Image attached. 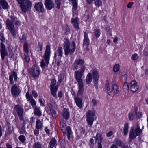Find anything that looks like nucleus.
Segmentation results:
<instances>
[{"label": "nucleus", "mask_w": 148, "mask_h": 148, "mask_svg": "<svg viewBox=\"0 0 148 148\" xmlns=\"http://www.w3.org/2000/svg\"><path fill=\"white\" fill-rule=\"evenodd\" d=\"M134 110L136 118L137 119L141 118L142 114V112H138V108L137 107H135Z\"/></svg>", "instance_id": "c756f323"}, {"label": "nucleus", "mask_w": 148, "mask_h": 148, "mask_svg": "<svg viewBox=\"0 0 148 148\" xmlns=\"http://www.w3.org/2000/svg\"><path fill=\"white\" fill-rule=\"evenodd\" d=\"M66 131L67 132L68 139L69 140L70 138V135L71 134V130L70 127L68 126L66 128Z\"/></svg>", "instance_id": "37998d69"}, {"label": "nucleus", "mask_w": 148, "mask_h": 148, "mask_svg": "<svg viewBox=\"0 0 148 148\" xmlns=\"http://www.w3.org/2000/svg\"><path fill=\"white\" fill-rule=\"evenodd\" d=\"M142 132V130L140 129L139 125L137 124L130 130L129 138L131 139H134L137 136L140 135Z\"/></svg>", "instance_id": "7ed1b4c3"}, {"label": "nucleus", "mask_w": 148, "mask_h": 148, "mask_svg": "<svg viewBox=\"0 0 148 148\" xmlns=\"http://www.w3.org/2000/svg\"><path fill=\"white\" fill-rule=\"evenodd\" d=\"M56 81L55 79H52L51 80V84L50 85H56Z\"/></svg>", "instance_id": "e2e57ef3"}, {"label": "nucleus", "mask_w": 148, "mask_h": 148, "mask_svg": "<svg viewBox=\"0 0 148 148\" xmlns=\"http://www.w3.org/2000/svg\"><path fill=\"white\" fill-rule=\"evenodd\" d=\"M96 141L97 142L98 148H101L102 145L101 143L102 142L101 135L99 134H97L96 136Z\"/></svg>", "instance_id": "dca6fc26"}, {"label": "nucleus", "mask_w": 148, "mask_h": 148, "mask_svg": "<svg viewBox=\"0 0 148 148\" xmlns=\"http://www.w3.org/2000/svg\"><path fill=\"white\" fill-rule=\"evenodd\" d=\"M71 21L72 23L75 28L78 30L79 28V22L78 18H75V19L72 18L71 20Z\"/></svg>", "instance_id": "5701e85b"}, {"label": "nucleus", "mask_w": 148, "mask_h": 148, "mask_svg": "<svg viewBox=\"0 0 148 148\" xmlns=\"http://www.w3.org/2000/svg\"><path fill=\"white\" fill-rule=\"evenodd\" d=\"M83 74L79 71H75L74 76L75 78L77 81L78 83L83 82L82 79Z\"/></svg>", "instance_id": "f8f14e48"}, {"label": "nucleus", "mask_w": 148, "mask_h": 148, "mask_svg": "<svg viewBox=\"0 0 148 148\" xmlns=\"http://www.w3.org/2000/svg\"><path fill=\"white\" fill-rule=\"evenodd\" d=\"M13 23H14L17 26H19L21 25V22L17 21V18L15 17H12L11 20H8L6 24L7 28L10 32L12 34L13 36H15L16 32Z\"/></svg>", "instance_id": "f257e3e1"}, {"label": "nucleus", "mask_w": 148, "mask_h": 148, "mask_svg": "<svg viewBox=\"0 0 148 148\" xmlns=\"http://www.w3.org/2000/svg\"><path fill=\"white\" fill-rule=\"evenodd\" d=\"M80 133L81 134H84L85 133V130L83 127H81L80 129Z\"/></svg>", "instance_id": "774afa93"}, {"label": "nucleus", "mask_w": 148, "mask_h": 148, "mask_svg": "<svg viewBox=\"0 0 148 148\" xmlns=\"http://www.w3.org/2000/svg\"><path fill=\"white\" fill-rule=\"evenodd\" d=\"M112 90H111L112 92V95H114L115 94L118 93L119 92V89L118 86L116 84H113L112 86Z\"/></svg>", "instance_id": "4be33fe9"}, {"label": "nucleus", "mask_w": 148, "mask_h": 148, "mask_svg": "<svg viewBox=\"0 0 148 148\" xmlns=\"http://www.w3.org/2000/svg\"><path fill=\"white\" fill-rule=\"evenodd\" d=\"M131 84V90L133 92H135L138 90L139 86L137 85V82L135 80H133L130 83Z\"/></svg>", "instance_id": "4468645a"}, {"label": "nucleus", "mask_w": 148, "mask_h": 148, "mask_svg": "<svg viewBox=\"0 0 148 148\" xmlns=\"http://www.w3.org/2000/svg\"><path fill=\"white\" fill-rule=\"evenodd\" d=\"M11 92L12 94L15 97L19 95L20 91L16 85H14L12 87L11 90Z\"/></svg>", "instance_id": "f3484780"}, {"label": "nucleus", "mask_w": 148, "mask_h": 148, "mask_svg": "<svg viewBox=\"0 0 148 148\" xmlns=\"http://www.w3.org/2000/svg\"><path fill=\"white\" fill-rule=\"evenodd\" d=\"M50 102L51 103L48 104V106L53 117L55 118L57 116V113L54 107H53L51 104L55 103V101L53 98L51 99Z\"/></svg>", "instance_id": "6e6552de"}, {"label": "nucleus", "mask_w": 148, "mask_h": 148, "mask_svg": "<svg viewBox=\"0 0 148 148\" xmlns=\"http://www.w3.org/2000/svg\"><path fill=\"white\" fill-rule=\"evenodd\" d=\"M94 140L92 138H91L89 141V145L90 147L91 148H93L94 144Z\"/></svg>", "instance_id": "864d4df0"}, {"label": "nucleus", "mask_w": 148, "mask_h": 148, "mask_svg": "<svg viewBox=\"0 0 148 148\" xmlns=\"http://www.w3.org/2000/svg\"><path fill=\"white\" fill-rule=\"evenodd\" d=\"M50 47L49 45H47V65L49 63V56L50 55Z\"/></svg>", "instance_id": "72a5a7b5"}, {"label": "nucleus", "mask_w": 148, "mask_h": 148, "mask_svg": "<svg viewBox=\"0 0 148 148\" xmlns=\"http://www.w3.org/2000/svg\"><path fill=\"white\" fill-rule=\"evenodd\" d=\"M94 31L95 36L97 38L99 37L101 34L99 29H95L94 30Z\"/></svg>", "instance_id": "49530a36"}, {"label": "nucleus", "mask_w": 148, "mask_h": 148, "mask_svg": "<svg viewBox=\"0 0 148 148\" xmlns=\"http://www.w3.org/2000/svg\"><path fill=\"white\" fill-rule=\"evenodd\" d=\"M114 142L117 145L120 146V147L122 146L124 144L123 142L117 138H116L115 139Z\"/></svg>", "instance_id": "a19ab883"}, {"label": "nucleus", "mask_w": 148, "mask_h": 148, "mask_svg": "<svg viewBox=\"0 0 148 148\" xmlns=\"http://www.w3.org/2000/svg\"><path fill=\"white\" fill-rule=\"evenodd\" d=\"M56 141L54 138H52L49 142L50 146L49 148H53L57 145Z\"/></svg>", "instance_id": "cd10ccee"}, {"label": "nucleus", "mask_w": 148, "mask_h": 148, "mask_svg": "<svg viewBox=\"0 0 148 148\" xmlns=\"http://www.w3.org/2000/svg\"><path fill=\"white\" fill-rule=\"evenodd\" d=\"M58 89H50L52 95L55 97H57L56 92Z\"/></svg>", "instance_id": "c03bdc74"}, {"label": "nucleus", "mask_w": 148, "mask_h": 148, "mask_svg": "<svg viewBox=\"0 0 148 148\" xmlns=\"http://www.w3.org/2000/svg\"><path fill=\"white\" fill-rule=\"evenodd\" d=\"M96 114V111L94 110H88L86 113V121L90 127L93 124L94 116Z\"/></svg>", "instance_id": "20e7f679"}, {"label": "nucleus", "mask_w": 148, "mask_h": 148, "mask_svg": "<svg viewBox=\"0 0 148 148\" xmlns=\"http://www.w3.org/2000/svg\"><path fill=\"white\" fill-rule=\"evenodd\" d=\"M1 55V58L2 60H3L4 59L5 57L7 56L8 53L6 50L0 51Z\"/></svg>", "instance_id": "79ce46f5"}, {"label": "nucleus", "mask_w": 148, "mask_h": 148, "mask_svg": "<svg viewBox=\"0 0 148 148\" xmlns=\"http://www.w3.org/2000/svg\"><path fill=\"white\" fill-rule=\"evenodd\" d=\"M34 113L35 114L38 116H40L41 114V113L39 108H38L37 106L34 107Z\"/></svg>", "instance_id": "58836bf2"}, {"label": "nucleus", "mask_w": 148, "mask_h": 148, "mask_svg": "<svg viewBox=\"0 0 148 148\" xmlns=\"http://www.w3.org/2000/svg\"><path fill=\"white\" fill-rule=\"evenodd\" d=\"M65 41L63 44V49L64 51L65 54L67 56L69 54H72L74 52L76 49V45L74 42H72L71 45V47L70 43L69 40L65 38Z\"/></svg>", "instance_id": "f03ea898"}, {"label": "nucleus", "mask_w": 148, "mask_h": 148, "mask_svg": "<svg viewBox=\"0 0 148 148\" xmlns=\"http://www.w3.org/2000/svg\"><path fill=\"white\" fill-rule=\"evenodd\" d=\"M105 29L106 30H107L108 33H109L110 36L112 35L111 32L110 30V27L108 26H107L105 27Z\"/></svg>", "instance_id": "052dcab7"}, {"label": "nucleus", "mask_w": 148, "mask_h": 148, "mask_svg": "<svg viewBox=\"0 0 148 148\" xmlns=\"http://www.w3.org/2000/svg\"><path fill=\"white\" fill-rule=\"evenodd\" d=\"M85 69H86L85 66L84 65H82L81 66L80 69L77 71H79V72L84 74V72Z\"/></svg>", "instance_id": "6e6d98bb"}, {"label": "nucleus", "mask_w": 148, "mask_h": 148, "mask_svg": "<svg viewBox=\"0 0 148 148\" xmlns=\"http://www.w3.org/2000/svg\"><path fill=\"white\" fill-rule=\"evenodd\" d=\"M128 128L129 125L128 123H127L125 124L123 129L124 135L125 136L128 133Z\"/></svg>", "instance_id": "c9c22d12"}, {"label": "nucleus", "mask_w": 148, "mask_h": 148, "mask_svg": "<svg viewBox=\"0 0 148 148\" xmlns=\"http://www.w3.org/2000/svg\"><path fill=\"white\" fill-rule=\"evenodd\" d=\"M39 101L40 104L43 105H44V100L42 98H40L39 99Z\"/></svg>", "instance_id": "338daca9"}, {"label": "nucleus", "mask_w": 148, "mask_h": 148, "mask_svg": "<svg viewBox=\"0 0 148 148\" xmlns=\"http://www.w3.org/2000/svg\"><path fill=\"white\" fill-rule=\"evenodd\" d=\"M94 82L96 87L97 88L98 84V81L99 77V75L98 72L95 70H93L92 72Z\"/></svg>", "instance_id": "9b49d317"}, {"label": "nucleus", "mask_w": 148, "mask_h": 148, "mask_svg": "<svg viewBox=\"0 0 148 148\" xmlns=\"http://www.w3.org/2000/svg\"><path fill=\"white\" fill-rule=\"evenodd\" d=\"M50 89H56L57 88V89H58V86L57 84L54 85H50Z\"/></svg>", "instance_id": "680f3d73"}, {"label": "nucleus", "mask_w": 148, "mask_h": 148, "mask_svg": "<svg viewBox=\"0 0 148 148\" xmlns=\"http://www.w3.org/2000/svg\"><path fill=\"white\" fill-rule=\"evenodd\" d=\"M92 76L90 73H89L87 75L86 78V82L87 84H89L92 80Z\"/></svg>", "instance_id": "473e14b6"}, {"label": "nucleus", "mask_w": 148, "mask_h": 148, "mask_svg": "<svg viewBox=\"0 0 148 148\" xmlns=\"http://www.w3.org/2000/svg\"><path fill=\"white\" fill-rule=\"evenodd\" d=\"M56 7L58 9H60L61 4V0H55Z\"/></svg>", "instance_id": "09e8293b"}, {"label": "nucleus", "mask_w": 148, "mask_h": 148, "mask_svg": "<svg viewBox=\"0 0 148 148\" xmlns=\"http://www.w3.org/2000/svg\"><path fill=\"white\" fill-rule=\"evenodd\" d=\"M20 4L22 10L25 12L29 10L32 5V2L29 0H17Z\"/></svg>", "instance_id": "39448f33"}, {"label": "nucleus", "mask_w": 148, "mask_h": 148, "mask_svg": "<svg viewBox=\"0 0 148 148\" xmlns=\"http://www.w3.org/2000/svg\"><path fill=\"white\" fill-rule=\"evenodd\" d=\"M63 52L62 47H58L57 50L55 52L54 57H56L58 56L60 58L62 56Z\"/></svg>", "instance_id": "a211bd4d"}, {"label": "nucleus", "mask_w": 148, "mask_h": 148, "mask_svg": "<svg viewBox=\"0 0 148 148\" xmlns=\"http://www.w3.org/2000/svg\"><path fill=\"white\" fill-rule=\"evenodd\" d=\"M73 14L74 10H76L77 8V0H72Z\"/></svg>", "instance_id": "4c0bfd02"}, {"label": "nucleus", "mask_w": 148, "mask_h": 148, "mask_svg": "<svg viewBox=\"0 0 148 148\" xmlns=\"http://www.w3.org/2000/svg\"><path fill=\"white\" fill-rule=\"evenodd\" d=\"M14 109L17 114L19 118L21 120H23L24 119L23 117V108L20 106L17 105L15 106Z\"/></svg>", "instance_id": "0eeeda50"}, {"label": "nucleus", "mask_w": 148, "mask_h": 148, "mask_svg": "<svg viewBox=\"0 0 148 148\" xmlns=\"http://www.w3.org/2000/svg\"><path fill=\"white\" fill-rule=\"evenodd\" d=\"M26 97L28 101H29L31 104L33 108L34 107L37 106L36 105V102L35 100L33 99L31 95L29 94V92L28 91L26 95Z\"/></svg>", "instance_id": "ddd939ff"}, {"label": "nucleus", "mask_w": 148, "mask_h": 148, "mask_svg": "<svg viewBox=\"0 0 148 148\" xmlns=\"http://www.w3.org/2000/svg\"><path fill=\"white\" fill-rule=\"evenodd\" d=\"M46 63V49L45 51L44 57V59L40 62V66L43 69L45 68Z\"/></svg>", "instance_id": "a878e982"}, {"label": "nucleus", "mask_w": 148, "mask_h": 148, "mask_svg": "<svg viewBox=\"0 0 148 148\" xmlns=\"http://www.w3.org/2000/svg\"><path fill=\"white\" fill-rule=\"evenodd\" d=\"M138 58V55L136 53H134L132 55L131 59L133 60H136Z\"/></svg>", "instance_id": "3c124183"}, {"label": "nucleus", "mask_w": 148, "mask_h": 148, "mask_svg": "<svg viewBox=\"0 0 148 148\" xmlns=\"http://www.w3.org/2000/svg\"><path fill=\"white\" fill-rule=\"evenodd\" d=\"M54 7V3L52 0H47V9L51 10Z\"/></svg>", "instance_id": "b1692460"}, {"label": "nucleus", "mask_w": 148, "mask_h": 148, "mask_svg": "<svg viewBox=\"0 0 148 148\" xmlns=\"http://www.w3.org/2000/svg\"><path fill=\"white\" fill-rule=\"evenodd\" d=\"M5 50H6L5 45L2 42H1L0 51Z\"/></svg>", "instance_id": "4d7b16f0"}, {"label": "nucleus", "mask_w": 148, "mask_h": 148, "mask_svg": "<svg viewBox=\"0 0 148 148\" xmlns=\"http://www.w3.org/2000/svg\"><path fill=\"white\" fill-rule=\"evenodd\" d=\"M27 35L26 34H24L22 35V37L20 40L22 42H25L26 40Z\"/></svg>", "instance_id": "5fc2aeb1"}, {"label": "nucleus", "mask_w": 148, "mask_h": 148, "mask_svg": "<svg viewBox=\"0 0 148 148\" xmlns=\"http://www.w3.org/2000/svg\"><path fill=\"white\" fill-rule=\"evenodd\" d=\"M42 126V122L39 120H37L36 122V128L37 129H39L41 128Z\"/></svg>", "instance_id": "e433bc0d"}, {"label": "nucleus", "mask_w": 148, "mask_h": 148, "mask_svg": "<svg viewBox=\"0 0 148 148\" xmlns=\"http://www.w3.org/2000/svg\"><path fill=\"white\" fill-rule=\"evenodd\" d=\"M91 103L92 106L94 107H95L97 105V101L96 99H93L92 100Z\"/></svg>", "instance_id": "bf43d9fd"}, {"label": "nucleus", "mask_w": 148, "mask_h": 148, "mask_svg": "<svg viewBox=\"0 0 148 148\" xmlns=\"http://www.w3.org/2000/svg\"><path fill=\"white\" fill-rule=\"evenodd\" d=\"M79 85V90L77 95H81L84 91V85L83 82L78 83Z\"/></svg>", "instance_id": "393cba45"}, {"label": "nucleus", "mask_w": 148, "mask_h": 148, "mask_svg": "<svg viewBox=\"0 0 148 148\" xmlns=\"http://www.w3.org/2000/svg\"><path fill=\"white\" fill-rule=\"evenodd\" d=\"M109 87V82L107 81L106 82V84L105 85L106 89L107 90L108 94L110 95H112V91H111V90H110Z\"/></svg>", "instance_id": "f704fd0d"}, {"label": "nucleus", "mask_w": 148, "mask_h": 148, "mask_svg": "<svg viewBox=\"0 0 148 148\" xmlns=\"http://www.w3.org/2000/svg\"><path fill=\"white\" fill-rule=\"evenodd\" d=\"M13 77L15 81L17 80V73L14 71H13L9 77V80L11 84L14 83Z\"/></svg>", "instance_id": "6ab92c4d"}, {"label": "nucleus", "mask_w": 148, "mask_h": 148, "mask_svg": "<svg viewBox=\"0 0 148 148\" xmlns=\"http://www.w3.org/2000/svg\"><path fill=\"white\" fill-rule=\"evenodd\" d=\"M64 75L62 73H60L58 76V82L61 83L62 81L64 79Z\"/></svg>", "instance_id": "de8ad7c7"}, {"label": "nucleus", "mask_w": 148, "mask_h": 148, "mask_svg": "<svg viewBox=\"0 0 148 148\" xmlns=\"http://www.w3.org/2000/svg\"><path fill=\"white\" fill-rule=\"evenodd\" d=\"M28 44L27 42H25L23 46L24 55L22 58L24 61L27 63H28L30 61V57L28 55Z\"/></svg>", "instance_id": "423d86ee"}, {"label": "nucleus", "mask_w": 148, "mask_h": 148, "mask_svg": "<svg viewBox=\"0 0 148 148\" xmlns=\"http://www.w3.org/2000/svg\"><path fill=\"white\" fill-rule=\"evenodd\" d=\"M0 40L1 41V42H2L3 43V42H5V39L2 35H1L0 36Z\"/></svg>", "instance_id": "69168bd1"}, {"label": "nucleus", "mask_w": 148, "mask_h": 148, "mask_svg": "<svg viewBox=\"0 0 148 148\" xmlns=\"http://www.w3.org/2000/svg\"><path fill=\"white\" fill-rule=\"evenodd\" d=\"M94 4L97 7L101 6L102 5V1L101 0H95Z\"/></svg>", "instance_id": "ea45409f"}, {"label": "nucleus", "mask_w": 148, "mask_h": 148, "mask_svg": "<svg viewBox=\"0 0 148 148\" xmlns=\"http://www.w3.org/2000/svg\"><path fill=\"white\" fill-rule=\"evenodd\" d=\"M9 7V5L5 0H1L0 1V9L2 8L4 9H7Z\"/></svg>", "instance_id": "aec40b11"}, {"label": "nucleus", "mask_w": 148, "mask_h": 148, "mask_svg": "<svg viewBox=\"0 0 148 148\" xmlns=\"http://www.w3.org/2000/svg\"><path fill=\"white\" fill-rule=\"evenodd\" d=\"M60 127L61 130L64 133H65L66 125L65 122L63 120L62 121L60 122Z\"/></svg>", "instance_id": "7c9ffc66"}, {"label": "nucleus", "mask_w": 148, "mask_h": 148, "mask_svg": "<svg viewBox=\"0 0 148 148\" xmlns=\"http://www.w3.org/2000/svg\"><path fill=\"white\" fill-rule=\"evenodd\" d=\"M89 44V40L88 36V34L85 32H84V39L83 40V46L87 47Z\"/></svg>", "instance_id": "412c9836"}, {"label": "nucleus", "mask_w": 148, "mask_h": 148, "mask_svg": "<svg viewBox=\"0 0 148 148\" xmlns=\"http://www.w3.org/2000/svg\"><path fill=\"white\" fill-rule=\"evenodd\" d=\"M19 139L22 142H23L25 140V136L23 135H21L19 137Z\"/></svg>", "instance_id": "13d9d810"}, {"label": "nucleus", "mask_w": 148, "mask_h": 148, "mask_svg": "<svg viewBox=\"0 0 148 148\" xmlns=\"http://www.w3.org/2000/svg\"><path fill=\"white\" fill-rule=\"evenodd\" d=\"M84 62V60L81 59H77L73 65V69H77L78 68V66L83 65Z\"/></svg>", "instance_id": "9d476101"}, {"label": "nucleus", "mask_w": 148, "mask_h": 148, "mask_svg": "<svg viewBox=\"0 0 148 148\" xmlns=\"http://www.w3.org/2000/svg\"><path fill=\"white\" fill-rule=\"evenodd\" d=\"M62 115L64 118L67 120L69 117V112L66 109H64L62 112Z\"/></svg>", "instance_id": "c85d7f7f"}, {"label": "nucleus", "mask_w": 148, "mask_h": 148, "mask_svg": "<svg viewBox=\"0 0 148 148\" xmlns=\"http://www.w3.org/2000/svg\"><path fill=\"white\" fill-rule=\"evenodd\" d=\"M34 148H42V145L39 142H36L33 145Z\"/></svg>", "instance_id": "a18cd8bd"}, {"label": "nucleus", "mask_w": 148, "mask_h": 148, "mask_svg": "<svg viewBox=\"0 0 148 148\" xmlns=\"http://www.w3.org/2000/svg\"><path fill=\"white\" fill-rule=\"evenodd\" d=\"M34 8L36 10L39 12H43L44 10L43 4L41 2H38L35 3Z\"/></svg>", "instance_id": "2eb2a0df"}, {"label": "nucleus", "mask_w": 148, "mask_h": 148, "mask_svg": "<svg viewBox=\"0 0 148 148\" xmlns=\"http://www.w3.org/2000/svg\"><path fill=\"white\" fill-rule=\"evenodd\" d=\"M32 94L35 98H36L38 96L37 93L34 90H33L32 92Z\"/></svg>", "instance_id": "0e129e2a"}, {"label": "nucleus", "mask_w": 148, "mask_h": 148, "mask_svg": "<svg viewBox=\"0 0 148 148\" xmlns=\"http://www.w3.org/2000/svg\"><path fill=\"white\" fill-rule=\"evenodd\" d=\"M128 117L130 120H133L134 117L133 113L132 112H130L129 114Z\"/></svg>", "instance_id": "603ef678"}, {"label": "nucleus", "mask_w": 148, "mask_h": 148, "mask_svg": "<svg viewBox=\"0 0 148 148\" xmlns=\"http://www.w3.org/2000/svg\"><path fill=\"white\" fill-rule=\"evenodd\" d=\"M129 89V87L128 83L127 82H125L123 86V90L125 92H128Z\"/></svg>", "instance_id": "2f4dec72"}, {"label": "nucleus", "mask_w": 148, "mask_h": 148, "mask_svg": "<svg viewBox=\"0 0 148 148\" xmlns=\"http://www.w3.org/2000/svg\"><path fill=\"white\" fill-rule=\"evenodd\" d=\"M31 73L33 77H37L39 75L40 71L38 67L36 64L34 65L31 70Z\"/></svg>", "instance_id": "1a4fd4ad"}, {"label": "nucleus", "mask_w": 148, "mask_h": 148, "mask_svg": "<svg viewBox=\"0 0 148 148\" xmlns=\"http://www.w3.org/2000/svg\"><path fill=\"white\" fill-rule=\"evenodd\" d=\"M74 99L77 106L79 108H82V102L81 99L77 97H75Z\"/></svg>", "instance_id": "bb28decb"}, {"label": "nucleus", "mask_w": 148, "mask_h": 148, "mask_svg": "<svg viewBox=\"0 0 148 148\" xmlns=\"http://www.w3.org/2000/svg\"><path fill=\"white\" fill-rule=\"evenodd\" d=\"M120 66L119 64H116L113 67V70L114 72H118Z\"/></svg>", "instance_id": "8fccbe9b"}]
</instances>
